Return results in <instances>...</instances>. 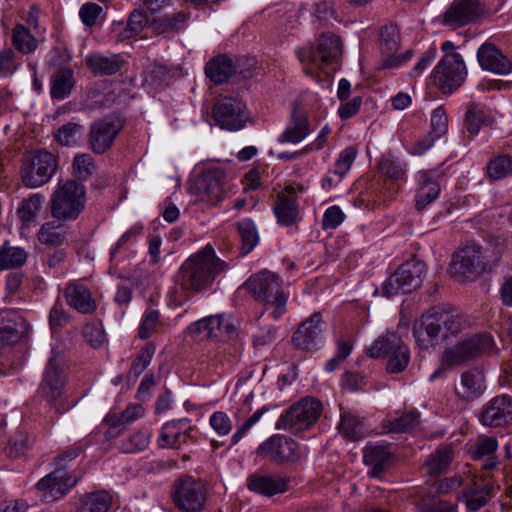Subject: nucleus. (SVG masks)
<instances>
[{"instance_id": "nucleus-42", "label": "nucleus", "mask_w": 512, "mask_h": 512, "mask_svg": "<svg viewBox=\"0 0 512 512\" xmlns=\"http://www.w3.org/2000/svg\"><path fill=\"white\" fill-rule=\"evenodd\" d=\"M74 86L73 71L70 68H60L51 82V97L58 100L67 98Z\"/></svg>"}, {"instance_id": "nucleus-19", "label": "nucleus", "mask_w": 512, "mask_h": 512, "mask_svg": "<svg viewBox=\"0 0 512 512\" xmlns=\"http://www.w3.org/2000/svg\"><path fill=\"white\" fill-rule=\"evenodd\" d=\"M485 258L480 246H466L455 254L451 263V273L459 280L474 277L485 269Z\"/></svg>"}, {"instance_id": "nucleus-47", "label": "nucleus", "mask_w": 512, "mask_h": 512, "mask_svg": "<svg viewBox=\"0 0 512 512\" xmlns=\"http://www.w3.org/2000/svg\"><path fill=\"white\" fill-rule=\"evenodd\" d=\"M27 260V253L23 248L7 246L0 249V270L21 267Z\"/></svg>"}, {"instance_id": "nucleus-63", "label": "nucleus", "mask_w": 512, "mask_h": 512, "mask_svg": "<svg viewBox=\"0 0 512 512\" xmlns=\"http://www.w3.org/2000/svg\"><path fill=\"white\" fill-rule=\"evenodd\" d=\"M263 414V410H257L249 418H247L231 436L230 445L235 446L238 444L241 439L248 433V431L260 420Z\"/></svg>"}, {"instance_id": "nucleus-27", "label": "nucleus", "mask_w": 512, "mask_h": 512, "mask_svg": "<svg viewBox=\"0 0 512 512\" xmlns=\"http://www.w3.org/2000/svg\"><path fill=\"white\" fill-rule=\"evenodd\" d=\"M63 296L67 304L79 313L91 314L97 308L90 289L78 281H70L63 290Z\"/></svg>"}, {"instance_id": "nucleus-28", "label": "nucleus", "mask_w": 512, "mask_h": 512, "mask_svg": "<svg viewBox=\"0 0 512 512\" xmlns=\"http://www.w3.org/2000/svg\"><path fill=\"white\" fill-rule=\"evenodd\" d=\"M438 170H422L417 174L419 188L416 194V208L423 211L428 205L434 202L441 191L438 182Z\"/></svg>"}, {"instance_id": "nucleus-18", "label": "nucleus", "mask_w": 512, "mask_h": 512, "mask_svg": "<svg viewBox=\"0 0 512 512\" xmlns=\"http://www.w3.org/2000/svg\"><path fill=\"white\" fill-rule=\"evenodd\" d=\"M213 117L221 128L237 131L244 127L248 114L246 106L241 100L224 97L215 104Z\"/></svg>"}, {"instance_id": "nucleus-54", "label": "nucleus", "mask_w": 512, "mask_h": 512, "mask_svg": "<svg viewBox=\"0 0 512 512\" xmlns=\"http://www.w3.org/2000/svg\"><path fill=\"white\" fill-rule=\"evenodd\" d=\"M458 499H462L469 511L475 512L484 507L489 498L480 494L478 484L473 482L472 485L466 486L460 493Z\"/></svg>"}, {"instance_id": "nucleus-11", "label": "nucleus", "mask_w": 512, "mask_h": 512, "mask_svg": "<svg viewBox=\"0 0 512 512\" xmlns=\"http://www.w3.org/2000/svg\"><path fill=\"white\" fill-rule=\"evenodd\" d=\"M54 155L45 150L26 154L22 160L21 179L29 188H37L48 183L56 171Z\"/></svg>"}, {"instance_id": "nucleus-23", "label": "nucleus", "mask_w": 512, "mask_h": 512, "mask_svg": "<svg viewBox=\"0 0 512 512\" xmlns=\"http://www.w3.org/2000/svg\"><path fill=\"white\" fill-rule=\"evenodd\" d=\"M76 483L77 479L65 469L55 468L37 482L36 488L44 493L45 498L57 500L66 495Z\"/></svg>"}, {"instance_id": "nucleus-14", "label": "nucleus", "mask_w": 512, "mask_h": 512, "mask_svg": "<svg viewBox=\"0 0 512 512\" xmlns=\"http://www.w3.org/2000/svg\"><path fill=\"white\" fill-rule=\"evenodd\" d=\"M466 76V67L459 53L446 54L433 70L432 78L444 93L456 90Z\"/></svg>"}, {"instance_id": "nucleus-34", "label": "nucleus", "mask_w": 512, "mask_h": 512, "mask_svg": "<svg viewBox=\"0 0 512 512\" xmlns=\"http://www.w3.org/2000/svg\"><path fill=\"white\" fill-rule=\"evenodd\" d=\"M448 130V119L446 112L442 106L437 107L433 110L431 115V139H424L416 144L415 152L417 154L424 153L429 149L434 142L435 138H440Z\"/></svg>"}, {"instance_id": "nucleus-44", "label": "nucleus", "mask_w": 512, "mask_h": 512, "mask_svg": "<svg viewBox=\"0 0 512 512\" xmlns=\"http://www.w3.org/2000/svg\"><path fill=\"white\" fill-rule=\"evenodd\" d=\"M465 123L468 132L475 136L479 133L481 126L491 124V118L483 106L470 103L467 105Z\"/></svg>"}, {"instance_id": "nucleus-1", "label": "nucleus", "mask_w": 512, "mask_h": 512, "mask_svg": "<svg viewBox=\"0 0 512 512\" xmlns=\"http://www.w3.org/2000/svg\"><path fill=\"white\" fill-rule=\"evenodd\" d=\"M464 326L463 317L455 310L433 307L414 323L413 337L420 350H428L456 336Z\"/></svg>"}, {"instance_id": "nucleus-7", "label": "nucleus", "mask_w": 512, "mask_h": 512, "mask_svg": "<svg viewBox=\"0 0 512 512\" xmlns=\"http://www.w3.org/2000/svg\"><path fill=\"white\" fill-rule=\"evenodd\" d=\"M342 53L341 40L336 35H322L316 48H303L297 52L298 59L305 65L303 71L314 77L316 69L334 64Z\"/></svg>"}, {"instance_id": "nucleus-30", "label": "nucleus", "mask_w": 512, "mask_h": 512, "mask_svg": "<svg viewBox=\"0 0 512 512\" xmlns=\"http://www.w3.org/2000/svg\"><path fill=\"white\" fill-rule=\"evenodd\" d=\"M454 389L456 396L463 401H472L480 397L486 389L484 373L479 369L463 372Z\"/></svg>"}, {"instance_id": "nucleus-38", "label": "nucleus", "mask_w": 512, "mask_h": 512, "mask_svg": "<svg viewBox=\"0 0 512 512\" xmlns=\"http://www.w3.org/2000/svg\"><path fill=\"white\" fill-rule=\"evenodd\" d=\"M180 421L167 422L161 429L158 444L161 448H180L189 435L184 431Z\"/></svg>"}, {"instance_id": "nucleus-45", "label": "nucleus", "mask_w": 512, "mask_h": 512, "mask_svg": "<svg viewBox=\"0 0 512 512\" xmlns=\"http://www.w3.org/2000/svg\"><path fill=\"white\" fill-rule=\"evenodd\" d=\"M418 423L419 414L417 412H406L396 418H385L383 420V428L390 433H403L412 429Z\"/></svg>"}, {"instance_id": "nucleus-48", "label": "nucleus", "mask_w": 512, "mask_h": 512, "mask_svg": "<svg viewBox=\"0 0 512 512\" xmlns=\"http://www.w3.org/2000/svg\"><path fill=\"white\" fill-rule=\"evenodd\" d=\"M33 444L34 438L26 431L19 430L9 439L6 447V453L11 458L21 457L26 454Z\"/></svg>"}, {"instance_id": "nucleus-49", "label": "nucleus", "mask_w": 512, "mask_h": 512, "mask_svg": "<svg viewBox=\"0 0 512 512\" xmlns=\"http://www.w3.org/2000/svg\"><path fill=\"white\" fill-rule=\"evenodd\" d=\"M487 174L492 180H500L512 175V156L500 154L487 164Z\"/></svg>"}, {"instance_id": "nucleus-60", "label": "nucleus", "mask_w": 512, "mask_h": 512, "mask_svg": "<svg viewBox=\"0 0 512 512\" xmlns=\"http://www.w3.org/2000/svg\"><path fill=\"white\" fill-rule=\"evenodd\" d=\"M209 424L214 432L220 437L227 436L233 427L230 417L222 411L214 412L210 416Z\"/></svg>"}, {"instance_id": "nucleus-37", "label": "nucleus", "mask_w": 512, "mask_h": 512, "mask_svg": "<svg viewBox=\"0 0 512 512\" xmlns=\"http://www.w3.org/2000/svg\"><path fill=\"white\" fill-rule=\"evenodd\" d=\"M205 73L215 84H222L235 73V66L230 58L221 55L207 63Z\"/></svg>"}, {"instance_id": "nucleus-61", "label": "nucleus", "mask_w": 512, "mask_h": 512, "mask_svg": "<svg viewBox=\"0 0 512 512\" xmlns=\"http://www.w3.org/2000/svg\"><path fill=\"white\" fill-rule=\"evenodd\" d=\"M498 449V441L494 437H481L475 443L473 448V458L480 459L490 456Z\"/></svg>"}, {"instance_id": "nucleus-50", "label": "nucleus", "mask_w": 512, "mask_h": 512, "mask_svg": "<svg viewBox=\"0 0 512 512\" xmlns=\"http://www.w3.org/2000/svg\"><path fill=\"white\" fill-rule=\"evenodd\" d=\"M358 155V149L355 146H348L343 149L333 167L330 169L329 174L332 173L339 177V181L350 171L356 157Z\"/></svg>"}, {"instance_id": "nucleus-53", "label": "nucleus", "mask_w": 512, "mask_h": 512, "mask_svg": "<svg viewBox=\"0 0 512 512\" xmlns=\"http://www.w3.org/2000/svg\"><path fill=\"white\" fill-rule=\"evenodd\" d=\"M237 226L242 244L241 250L246 255L257 245L258 233L254 223L249 219L240 221Z\"/></svg>"}, {"instance_id": "nucleus-46", "label": "nucleus", "mask_w": 512, "mask_h": 512, "mask_svg": "<svg viewBox=\"0 0 512 512\" xmlns=\"http://www.w3.org/2000/svg\"><path fill=\"white\" fill-rule=\"evenodd\" d=\"M43 200V196L39 193L31 194L23 199L17 208L20 220L26 224L34 221L42 208Z\"/></svg>"}, {"instance_id": "nucleus-51", "label": "nucleus", "mask_w": 512, "mask_h": 512, "mask_svg": "<svg viewBox=\"0 0 512 512\" xmlns=\"http://www.w3.org/2000/svg\"><path fill=\"white\" fill-rule=\"evenodd\" d=\"M83 133L84 127L81 124L69 122L57 130L55 139L63 146H75L80 142Z\"/></svg>"}, {"instance_id": "nucleus-15", "label": "nucleus", "mask_w": 512, "mask_h": 512, "mask_svg": "<svg viewBox=\"0 0 512 512\" xmlns=\"http://www.w3.org/2000/svg\"><path fill=\"white\" fill-rule=\"evenodd\" d=\"M189 191L199 202L212 205L219 202L225 192V172L220 168L204 171L195 179Z\"/></svg>"}, {"instance_id": "nucleus-21", "label": "nucleus", "mask_w": 512, "mask_h": 512, "mask_svg": "<svg viewBox=\"0 0 512 512\" xmlns=\"http://www.w3.org/2000/svg\"><path fill=\"white\" fill-rule=\"evenodd\" d=\"M393 453L384 442H368L363 450V463L370 469L368 475L380 478L392 465Z\"/></svg>"}, {"instance_id": "nucleus-57", "label": "nucleus", "mask_w": 512, "mask_h": 512, "mask_svg": "<svg viewBox=\"0 0 512 512\" xmlns=\"http://www.w3.org/2000/svg\"><path fill=\"white\" fill-rule=\"evenodd\" d=\"M148 23V17L140 10H134L131 12L127 27L121 33L122 39L131 38L139 34Z\"/></svg>"}, {"instance_id": "nucleus-13", "label": "nucleus", "mask_w": 512, "mask_h": 512, "mask_svg": "<svg viewBox=\"0 0 512 512\" xmlns=\"http://www.w3.org/2000/svg\"><path fill=\"white\" fill-rule=\"evenodd\" d=\"M239 321L229 314H218L196 321L189 327L192 335L199 340L212 339L227 342L238 335Z\"/></svg>"}, {"instance_id": "nucleus-24", "label": "nucleus", "mask_w": 512, "mask_h": 512, "mask_svg": "<svg viewBox=\"0 0 512 512\" xmlns=\"http://www.w3.org/2000/svg\"><path fill=\"white\" fill-rule=\"evenodd\" d=\"M477 60L483 70L497 75H508L512 71V61L492 43H483L478 48Z\"/></svg>"}, {"instance_id": "nucleus-32", "label": "nucleus", "mask_w": 512, "mask_h": 512, "mask_svg": "<svg viewBox=\"0 0 512 512\" xmlns=\"http://www.w3.org/2000/svg\"><path fill=\"white\" fill-rule=\"evenodd\" d=\"M86 65L94 75L108 76L117 73L123 66V59L120 55H103L92 53L85 58Z\"/></svg>"}, {"instance_id": "nucleus-33", "label": "nucleus", "mask_w": 512, "mask_h": 512, "mask_svg": "<svg viewBox=\"0 0 512 512\" xmlns=\"http://www.w3.org/2000/svg\"><path fill=\"white\" fill-rule=\"evenodd\" d=\"M453 459V449L448 446H441L431 453L424 462L425 475L433 477L445 473Z\"/></svg>"}, {"instance_id": "nucleus-16", "label": "nucleus", "mask_w": 512, "mask_h": 512, "mask_svg": "<svg viewBox=\"0 0 512 512\" xmlns=\"http://www.w3.org/2000/svg\"><path fill=\"white\" fill-rule=\"evenodd\" d=\"M257 454L277 464L294 463L301 457L299 445L290 437L276 434L257 448Z\"/></svg>"}, {"instance_id": "nucleus-6", "label": "nucleus", "mask_w": 512, "mask_h": 512, "mask_svg": "<svg viewBox=\"0 0 512 512\" xmlns=\"http://www.w3.org/2000/svg\"><path fill=\"white\" fill-rule=\"evenodd\" d=\"M494 349V341L489 334H477L456 345L447 348L441 360V365L429 377L430 381L444 377L448 368L462 363L482 354L490 353Z\"/></svg>"}, {"instance_id": "nucleus-4", "label": "nucleus", "mask_w": 512, "mask_h": 512, "mask_svg": "<svg viewBox=\"0 0 512 512\" xmlns=\"http://www.w3.org/2000/svg\"><path fill=\"white\" fill-rule=\"evenodd\" d=\"M66 382L67 376L61 358L51 357L44 370L38 393L59 414L67 412L75 405V402L69 399Z\"/></svg>"}, {"instance_id": "nucleus-52", "label": "nucleus", "mask_w": 512, "mask_h": 512, "mask_svg": "<svg viewBox=\"0 0 512 512\" xmlns=\"http://www.w3.org/2000/svg\"><path fill=\"white\" fill-rule=\"evenodd\" d=\"M12 41L15 48L23 54H29L37 47L35 37L22 24L16 25L13 29Z\"/></svg>"}, {"instance_id": "nucleus-20", "label": "nucleus", "mask_w": 512, "mask_h": 512, "mask_svg": "<svg viewBox=\"0 0 512 512\" xmlns=\"http://www.w3.org/2000/svg\"><path fill=\"white\" fill-rule=\"evenodd\" d=\"M479 421L488 427H501L512 422V398L499 395L489 400L482 408Z\"/></svg>"}, {"instance_id": "nucleus-17", "label": "nucleus", "mask_w": 512, "mask_h": 512, "mask_svg": "<svg viewBox=\"0 0 512 512\" xmlns=\"http://www.w3.org/2000/svg\"><path fill=\"white\" fill-rule=\"evenodd\" d=\"M123 126V120L117 115H108L103 119L95 121L91 125L89 132V142L92 151L96 154H103L110 149Z\"/></svg>"}, {"instance_id": "nucleus-41", "label": "nucleus", "mask_w": 512, "mask_h": 512, "mask_svg": "<svg viewBox=\"0 0 512 512\" xmlns=\"http://www.w3.org/2000/svg\"><path fill=\"white\" fill-rule=\"evenodd\" d=\"M406 163L391 153L383 156L378 163V169L382 175L393 182L406 180Z\"/></svg>"}, {"instance_id": "nucleus-43", "label": "nucleus", "mask_w": 512, "mask_h": 512, "mask_svg": "<svg viewBox=\"0 0 512 512\" xmlns=\"http://www.w3.org/2000/svg\"><path fill=\"white\" fill-rule=\"evenodd\" d=\"M26 332V324L21 319H7L0 323V345L17 343Z\"/></svg>"}, {"instance_id": "nucleus-64", "label": "nucleus", "mask_w": 512, "mask_h": 512, "mask_svg": "<svg viewBox=\"0 0 512 512\" xmlns=\"http://www.w3.org/2000/svg\"><path fill=\"white\" fill-rule=\"evenodd\" d=\"M159 316L157 310H149L144 314L139 327V337L141 339H147L152 335L159 322Z\"/></svg>"}, {"instance_id": "nucleus-39", "label": "nucleus", "mask_w": 512, "mask_h": 512, "mask_svg": "<svg viewBox=\"0 0 512 512\" xmlns=\"http://www.w3.org/2000/svg\"><path fill=\"white\" fill-rule=\"evenodd\" d=\"M69 232L67 228L55 221H48L41 225L37 238L38 241L46 246H61L68 239Z\"/></svg>"}, {"instance_id": "nucleus-10", "label": "nucleus", "mask_w": 512, "mask_h": 512, "mask_svg": "<svg viewBox=\"0 0 512 512\" xmlns=\"http://www.w3.org/2000/svg\"><path fill=\"white\" fill-rule=\"evenodd\" d=\"M174 505L183 512H201L207 499V488L204 482L192 476L176 479L171 488Z\"/></svg>"}, {"instance_id": "nucleus-62", "label": "nucleus", "mask_w": 512, "mask_h": 512, "mask_svg": "<svg viewBox=\"0 0 512 512\" xmlns=\"http://www.w3.org/2000/svg\"><path fill=\"white\" fill-rule=\"evenodd\" d=\"M263 414V410H257L249 418H247L231 436L230 445L235 446L238 444L241 439L248 433V431L260 420Z\"/></svg>"}, {"instance_id": "nucleus-58", "label": "nucleus", "mask_w": 512, "mask_h": 512, "mask_svg": "<svg viewBox=\"0 0 512 512\" xmlns=\"http://www.w3.org/2000/svg\"><path fill=\"white\" fill-rule=\"evenodd\" d=\"M73 169L75 175L81 179H88L94 172L95 164L91 155L79 154L74 158Z\"/></svg>"}, {"instance_id": "nucleus-22", "label": "nucleus", "mask_w": 512, "mask_h": 512, "mask_svg": "<svg viewBox=\"0 0 512 512\" xmlns=\"http://www.w3.org/2000/svg\"><path fill=\"white\" fill-rule=\"evenodd\" d=\"M483 13L477 0H454L443 16V24L458 28L475 21Z\"/></svg>"}, {"instance_id": "nucleus-26", "label": "nucleus", "mask_w": 512, "mask_h": 512, "mask_svg": "<svg viewBox=\"0 0 512 512\" xmlns=\"http://www.w3.org/2000/svg\"><path fill=\"white\" fill-rule=\"evenodd\" d=\"M322 333L323 324L321 314L314 313L294 332L292 341L297 348L310 351L316 347L317 341L321 338Z\"/></svg>"}, {"instance_id": "nucleus-25", "label": "nucleus", "mask_w": 512, "mask_h": 512, "mask_svg": "<svg viewBox=\"0 0 512 512\" xmlns=\"http://www.w3.org/2000/svg\"><path fill=\"white\" fill-rule=\"evenodd\" d=\"M313 131L306 112L298 103H294L289 122L281 134V143L298 144Z\"/></svg>"}, {"instance_id": "nucleus-9", "label": "nucleus", "mask_w": 512, "mask_h": 512, "mask_svg": "<svg viewBox=\"0 0 512 512\" xmlns=\"http://www.w3.org/2000/svg\"><path fill=\"white\" fill-rule=\"evenodd\" d=\"M321 402L305 397L291 405L279 418L277 428L293 433L307 430L316 423L322 413Z\"/></svg>"}, {"instance_id": "nucleus-35", "label": "nucleus", "mask_w": 512, "mask_h": 512, "mask_svg": "<svg viewBox=\"0 0 512 512\" xmlns=\"http://www.w3.org/2000/svg\"><path fill=\"white\" fill-rule=\"evenodd\" d=\"M145 410L140 404H130L118 416H109L107 421L111 427L107 431L109 437L119 435L122 428L144 416Z\"/></svg>"}, {"instance_id": "nucleus-3", "label": "nucleus", "mask_w": 512, "mask_h": 512, "mask_svg": "<svg viewBox=\"0 0 512 512\" xmlns=\"http://www.w3.org/2000/svg\"><path fill=\"white\" fill-rule=\"evenodd\" d=\"M245 288L255 300L263 303L264 311L272 319L278 320L286 312L288 294L276 274L267 270L256 273L245 282Z\"/></svg>"}, {"instance_id": "nucleus-8", "label": "nucleus", "mask_w": 512, "mask_h": 512, "mask_svg": "<svg viewBox=\"0 0 512 512\" xmlns=\"http://www.w3.org/2000/svg\"><path fill=\"white\" fill-rule=\"evenodd\" d=\"M367 355L372 358L387 357V371L400 373L406 369L410 361L408 346L392 332H387L377 338L367 349Z\"/></svg>"}, {"instance_id": "nucleus-12", "label": "nucleus", "mask_w": 512, "mask_h": 512, "mask_svg": "<svg viewBox=\"0 0 512 512\" xmlns=\"http://www.w3.org/2000/svg\"><path fill=\"white\" fill-rule=\"evenodd\" d=\"M426 265L416 259L403 263L399 268L382 284V295L387 298L399 293H411L422 284Z\"/></svg>"}, {"instance_id": "nucleus-29", "label": "nucleus", "mask_w": 512, "mask_h": 512, "mask_svg": "<svg viewBox=\"0 0 512 512\" xmlns=\"http://www.w3.org/2000/svg\"><path fill=\"white\" fill-rule=\"evenodd\" d=\"M289 479L277 474H252L247 478L250 491L271 497L287 491Z\"/></svg>"}, {"instance_id": "nucleus-55", "label": "nucleus", "mask_w": 512, "mask_h": 512, "mask_svg": "<svg viewBox=\"0 0 512 512\" xmlns=\"http://www.w3.org/2000/svg\"><path fill=\"white\" fill-rule=\"evenodd\" d=\"M150 432L148 430L138 431L125 439L120 447L123 453H136L146 449L150 442Z\"/></svg>"}, {"instance_id": "nucleus-2", "label": "nucleus", "mask_w": 512, "mask_h": 512, "mask_svg": "<svg viewBox=\"0 0 512 512\" xmlns=\"http://www.w3.org/2000/svg\"><path fill=\"white\" fill-rule=\"evenodd\" d=\"M227 268V262L220 259L214 248L207 244L182 264L178 283L187 291L200 292L211 287L216 277Z\"/></svg>"}, {"instance_id": "nucleus-40", "label": "nucleus", "mask_w": 512, "mask_h": 512, "mask_svg": "<svg viewBox=\"0 0 512 512\" xmlns=\"http://www.w3.org/2000/svg\"><path fill=\"white\" fill-rule=\"evenodd\" d=\"M113 496L107 491H95L85 494L80 500L78 512H108Z\"/></svg>"}, {"instance_id": "nucleus-31", "label": "nucleus", "mask_w": 512, "mask_h": 512, "mask_svg": "<svg viewBox=\"0 0 512 512\" xmlns=\"http://www.w3.org/2000/svg\"><path fill=\"white\" fill-rule=\"evenodd\" d=\"M339 433L347 440L358 441L368 435L365 418L350 409L340 408Z\"/></svg>"}, {"instance_id": "nucleus-36", "label": "nucleus", "mask_w": 512, "mask_h": 512, "mask_svg": "<svg viewBox=\"0 0 512 512\" xmlns=\"http://www.w3.org/2000/svg\"><path fill=\"white\" fill-rule=\"evenodd\" d=\"M274 213L282 225L289 226L295 223L299 214L296 198L293 195L279 194L274 205Z\"/></svg>"}, {"instance_id": "nucleus-59", "label": "nucleus", "mask_w": 512, "mask_h": 512, "mask_svg": "<svg viewBox=\"0 0 512 512\" xmlns=\"http://www.w3.org/2000/svg\"><path fill=\"white\" fill-rule=\"evenodd\" d=\"M156 347L153 343H147L139 352L136 359L132 363L131 371L136 375H140L150 364L155 353Z\"/></svg>"}, {"instance_id": "nucleus-5", "label": "nucleus", "mask_w": 512, "mask_h": 512, "mask_svg": "<svg viewBox=\"0 0 512 512\" xmlns=\"http://www.w3.org/2000/svg\"><path fill=\"white\" fill-rule=\"evenodd\" d=\"M86 203L85 187L74 181L59 183L51 194L49 207L54 219L62 222L76 220Z\"/></svg>"}, {"instance_id": "nucleus-56", "label": "nucleus", "mask_w": 512, "mask_h": 512, "mask_svg": "<svg viewBox=\"0 0 512 512\" xmlns=\"http://www.w3.org/2000/svg\"><path fill=\"white\" fill-rule=\"evenodd\" d=\"M400 35L395 26H386L380 33V48L382 54L396 53L399 48Z\"/></svg>"}]
</instances>
